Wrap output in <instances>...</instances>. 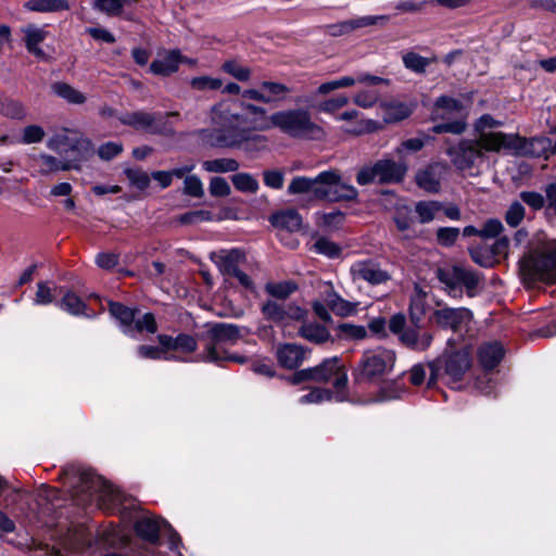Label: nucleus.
Returning a JSON list of instances; mask_svg holds the SVG:
<instances>
[{"mask_svg": "<svg viewBox=\"0 0 556 556\" xmlns=\"http://www.w3.org/2000/svg\"><path fill=\"white\" fill-rule=\"evenodd\" d=\"M263 106L250 102L226 99L210 110L211 129H202L201 140L220 149H239L244 152H258L266 148L268 139L258 132V122Z\"/></svg>", "mask_w": 556, "mask_h": 556, "instance_id": "1", "label": "nucleus"}, {"mask_svg": "<svg viewBox=\"0 0 556 556\" xmlns=\"http://www.w3.org/2000/svg\"><path fill=\"white\" fill-rule=\"evenodd\" d=\"M258 123V132L278 128L282 134L295 139H317L324 135L323 128L312 121L304 109L277 111L268 114L263 108Z\"/></svg>", "mask_w": 556, "mask_h": 556, "instance_id": "2", "label": "nucleus"}, {"mask_svg": "<svg viewBox=\"0 0 556 556\" xmlns=\"http://www.w3.org/2000/svg\"><path fill=\"white\" fill-rule=\"evenodd\" d=\"M241 338V330L238 326L226 323L214 324L203 334L205 344L199 358L203 362L212 363L223 361L244 363V357L230 354L226 350L227 345L236 344Z\"/></svg>", "mask_w": 556, "mask_h": 556, "instance_id": "3", "label": "nucleus"}, {"mask_svg": "<svg viewBox=\"0 0 556 556\" xmlns=\"http://www.w3.org/2000/svg\"><path fill=\"white\" fill-rule=\"evenodd\" d=\"M395 361L392 350L382 346L365 350L353 368V379L357 383H376L393 370Z\"/></svg>", "mask_w": 556, "mask_h": 556, "instance_id": "4", "label": "nucleus"}, {"mask_svg": "<svg viewBox=\"0 0 556 556\" xmlns=\"http://www.w3.org/2000/svg\"><path fill=\"white\" fill-rule=\"evenodd\" d=\"M521 271L530 281L556 282V239L545 241L541 248L525 256Z\"/></svg>", "mask_w": 556, "mask_h": 556, "instance_id": "5", "label": "nucleus"}, {"mask_svg": "<svg viewBox=\"0 0 556 556\" xmlns=\"http://www.w3.org/2000/svg\"><path fill=\"white\" fill-rule=\"evenodd\" d=\"M431 116L433 121H442L432 127L435 134L451 132L463 134L466 129V105L463 101L442 96L434 102Z\"/></svg>", "mask_w": 556, "mask_h": 556, "instance_id": "6", "label": "nucleus"}, {"mask_svg": "<svg viewBox=\"0 0 556 556\" xmlns=\"http://www.w3.org/2000/svg\"><path fill=\"white\" fill-rule=\"evenodd\" d=\"M304 381L331 383L337 391H342L348 386V372L341 359L334 356L326 358L315 367L299 370L291 377L293 384Z\"/></svg>", "mask_w": 556, "mask_h": 556, "instance_id": "7", "label": "nucleus"}, {"mask_svg": "<svg viewBox=\"0 0 556 556\" xmlns=\"http://www.w3.org/2000/svg\"><path fill=\"white\" fill-rule=\"evenodd\" d=\"M470 367L471 354L467 348L446 351L441 357L429 364L428 384H434L441 375H444L451 382L460 381Z\"/></svg>", "mask_w": 556, "mask_h": 556, "instance_id": "8", "label": "nucleus"}, {"mask_svg": "<svg viewBox=\"0 0 556 556\" xmlns=\"http://www.w3.org/2000/svg\"><path fill=\"white\" fill-rule=\"evenodd\" d=\"M407 172L406 163L391 157L378 160L372 165L363 166L356 175V182L366 186L372 182L394 184L400 182Z\"/></svg>", "mask_w": 556, "mask_h": 556, "instance_id": "9", "label": "nucleus"}, {"mask_svg": "<svg viewBox=\"0 0 556 556\" xmlns=\"http://www.w3.org/2000/svg\"><path fill=\"white\" fill-rule=\"evenodd\" d=\"M108 309L112 317L119 321L122 331L126 336L135 338L137 333L143 331L151 334L157 331V324L152 313H146L142 317L136 319L137 308L113 301H109Z\"/></svg>", "mask_w": 556, "mask_h": 556, "instance_id": "10", "label": "nucleus"}, {"mask_svg": "<svg viewBox=\"0 0 556 556\" xmlns=\"http://www.w3.org/2000/svg\"><path fill=\"white\" fill-rule=\"evenodd\" d=\"M357 195V189L353 185L343 181L339 170L330 169L318 174V188L315 190L316 200L329 202L353 201Z\"/></svg>", "mask_w": 556, "mask_h": 556, "instance_id": "11", "label": "nucleus"}, {"mask_svg": "<svg viewBox=\"0 0 556 556\" xmlns=\"http://www.w3.org/2000/svg\"><path fill=\"white\" fill-rule=\"evenodd\" d=\"M447 154L455 167L469 176L479 175L482 165L486 162L485 153L481 151L476 140H462L458 144L451 147Z\"/></svg>", "mask_w": 556, "mask_h": 556, "instance_id": "12", "label": "nucleus"}, {"mask_svg": "<svg viewBox=\"0 0 556 556\" xmlns=\"http://www.w3.org/2000/svg\"><path fill=\"white\" fill-rule=\"evenodd\" d=\"M210 258L223 275L236 278L245 289H253L252 279L241 269L247 261L245 254L241 250H219L212 252Z\"/></svg>", "mask_w": 556, "mask_h": 556, "instance_id": "13", "label": "nucleus"}, {"mask_svg": "<svg viewBox=\"0 0 556 556\" xmlns=\"http://www.w3.org/2000/svg\"><path fill=\"white\" fill-rule=\"evenodd\" d=\"M46 146L62 157L70 151H78L79 159L86 157L91 152V141L88 138L66 128L49 137Z\"/></svg>", "mask_w": 556, "mask_h": 556, "instance_id": "14", "label": "nucleus"}, {"mask_svg": "<svg viewBox=\"0 0 556 556\" xmlns=\"http://www.w3.org/2000/svg\"><path fill=\"white\" fill-rule=\"evenodd\" d=\"M261 312L267 320L280 326L304 320L307 316V311L294 303L285 304L274 300L265 301L261 306Z\"/></svg>", "mask_w": 556, "mask_h": 556, "instance_id": "15", "label": "nucleus"}, {"mask_svg": "<svg viewBox=\"0 0 556 556\" xmlns=\"http://www.w3.org/2000/svg\"><path fill=\"white\" fill-rule=\"evenodd\" d=\"M117 118L122 125L150 135L162 134L164 128L163 115L161 113L138 110L122 113Z\"/></svg>", "mask_w": 556, "mask_h": 556, "instance_id": "16", "label": "nucleus"}, {"mask_svg": "<svg viewBox=\"0 0 556 556\" xmlns=\"http://www.w3.org/2000/svg\"><path fill=\"white\" fill-rule=\"evenodd\" d=\"M350 275L353 281H364L370 286L386 285L392 278L391 274L372 258L354 262L350 267Z\"/></svg>", "mask_w": 556, "mask_h": 556, "instance_id": "17", "label": "nucleus"}, {"mask_svg": "<svg viewBox=\"0 0 556 556\" xmlns=\"http://www.w3.org/2000/svg\"><path fill=\"white\" fill-rule=\"evenodd\" d=\"M432 319L437 326L443 329H451L454 332L468 329L472 313L465 307H441L433 312Z\"/></svg>", "mask_w": 556, "mask_h": 556, "instance_id": "18", "label": "nucleus"}, {"mask_svg": "<svg viewBox=\"0 0 556 556\" xmlns=\"http://www.w3.org/2000/svg\"><path fill=\"white\" fill-rule=\"evenodd\" d=\"M28 160L29 166L40 176H50L59 172H67L76 166L73 160L58 159L48 153L31 154Z\"/></svg>", "mask_w": 556, "mask_h": 556, "instance_id": "19", "label": "nucleus"}, {"mask_svg": "<svg viewBox=\"0 0 556 556\" xmlns=\"http://www.w3.org/2000/svg\"><path fill=\"white\" fill-rule=\"evenodd\" d=\"M514 147L520 154L531 157H547L549 149H552V140L547 137H534L530 139L514 137Z\"/></svg>", "mask_w": 556, "mask_h": 556, "instance_id": "20", "label": "nucleus"}, {"mask_svg": "<svg viewBox=\"0 0 556 556\" xmlns=\"http://www.w3.org/2000/svg\"><path fill=\"white\" fill-rule=\"evenodd\" d=\"M184 61L185 56L179 50H170L152 61L150 72L159 76H169L178 71L179 64Z\"/></svg>", "mask_w": 556, "mask_h": 556, "instance_id": "21", "label": "nucleus"}, {"mask_svg": "<svg viewBox=\"0 0 556 556\" xmlns=\"http://www.w3.org/2000/svg\"><path fill=\"white\" fill-rule=\"evenodd\" d=\"M276 356L278 363L287 368L294 369L298 368L306 358V350L294 343H285L278 346Z\"/></svg>", "mask_w": 556, "mask_h": 556, "instance_id": "22", "label": "nucleus"}, {"mask_svg": "<svg viewBox=\"0 0 556 556\" xmlns=\"http://www.w3.org/2000/svg\"><path fill=\"white\" fill-rule=\"evenodd\" d=\"M157 341L160 345L165 349L166 354L169 351H177L180 353H192L198 348V342L194 337L187 333H179L177 337L168 334H159Z\"/></svg>", "mask_w": 556, "mask_h": 556, "instance_id": "23", "label": "nucleus"}, {"mask_svg": "<svg viewBox=\"0 0 556 556\" xmlns=\"http://www.w3.org/2000/svg\"><path fill=\"white\" fill-rule=\"evenodd\" d=\"M389 17L387 15H368V16H361L357 18H352L349 21L341 22L339 24L330 26L331 34L332 35H343L348 34L354 29L363 28L371 25H376L379 22L386 23L388 22Z\"/></svg>", "mask_w": 556, "mask_h": 556, "instance_id": "24", "label": "nucleus"}, {"mask_svg": "<svg viewBox=\"0 0 556 556\" xmlns=\"http://www.w3.org/2000/svg\"><path fill=\"white\" fill-rule=\"evenodd\" d=\"M515 136H508L503 132H482L476 139V142L479 144L481 151L486 152H497L502 148H507L514 146Z\"/></svg>", "mask_w": 556, "mask_h": 556, "instance_id": "25", "label": "nucleus"}, {"mask_svg": "<svg viewBox=\"0 0 556 556\" xmlns=\"http://www.w3.org/2000/svg\"><path fill=\"white\" fill-rule=\"evenodd\" d=\"M504 357V348L500 342H485L478 350V358L481 366L486 369L496 367Z\"/></svg>", "mask_w": 556, "mask_h": 556, "instance_id": "26", "label": "nucleus"}, {"mask_svg": "<svg viewBox=\"0 0 556 556\" xmlns=\"http://www.w3.org/2000/svg\"><path fill=\"white\" fill-rule=\"evenodd\" d=\"M22 31L25 35L24 41L27 51L39 59H45L46 53L39 45L47 38V31L36 25H27L22 28Z\"/></svg>", "mask_w": 556, "mask_h": 556, "instance_id": "27", "label": "nucleus"}, {"mask_svg": "<svg viewBox=\"0 0 556 556\" xmlns=\"http://www.w3.org/2000/svg\"><path fill=\"white\" fill-rule=\"evenodd\" d=\"M432 334L429 332H422L419 333L414 328L405 329L400 334L401 342L406 345L407 348L415 350V351H425L427 350L431 343H432Z\"/></svg>", "mask_w": 556, "mask_h": 556, "instance_id": "28", "label": "nucleus"}, {"mask_svg": "<svg viewBox=\"0 0 556 556\" xmlns=\"http://www.w3.org/2000/svg\"><path fill=\"white\" fill-rule=\"evenodd\" d=\"M442 166L430 165L416 175L417 185L428 192H438L440 189V176Z\"/></svg>", "mask_w": 556, "mask_h": 556, "instance_id": "29", "label": "nucleus"}, {"mask_svg": "<svg viewBox=\"0 0 556 556\" xmlns=\"http://www.w3.org/2000/svg\"><path fill=\"white\" fill-rule=\"evenodd\" d=\"M273 226L288 231H298L302 226V217L295 210H286L274 214L270 217Z\"/></svg>", "mask_w": 556, "mask_h": 556, "instance_id": "30", "label": "nucleus"}, {"mask_svg": "<svg viewBox=\"0 0 556 556\" xmlns=\"http://www.w3.org/2000/svg\"><path fill=\"white\" fill-rule=\"evenodd\" d=\"M161 521L151 517H144L136 521L135 531L143 540L156 543L160 538Z\"/></svg>", "mask_w": 556, "mask_h": 556, "instance_id": "31", "label": "nucleus"}, {"mask_svg": "<svg viewBox=\"0 0 556 556\" xmlns=\"http://www.w3.org/2000/svg\"><path fill=\"white\" fill-rule=\"evenodd\" d=\"M51 89L56 97L70 104L80 105L87 101V97L81 91L67 83L56 81L51 85Z\"/></svg>", "mask_w": 556, "mask_h": 556, "instance_id": "32", "label": "nucleus"}, {"mask_svg": "<svg viewBox=\"0 0 556 556\" xmlns=\"http://www.w3.org/2000/svg\"><path fill=\"white\" fill-rule=\"evenodd\" d=\"M299 334L316 344L325 343L331 337L329 330L317 323H304L299 329Z\"/></svg>", "mask_w": 556, "mask_h": 556, "instance_id": "33", "label": "nucleus"}, {"mask_svg": "<svg viewBox=\"0 0 556 556\" xmlns=\"http://www.w3.org/2000/svg\"><path fill=\"white\" fill-rule=\"evenodd\" d=\"M339 88H346L354 86L356 83L363 84L367 87H375L378 85H389V79L370 75L368 73H361L356 77L352 76H342L337 79Z\"/></svg>", "mask_w": 556, "mask_h": 556, "instance_id": "34", "label": "nucleus"}, {"mask_svg": "<svg viewBox=\"0 0 556 556\" xmlns=\"http://www.w3.org/2000/svg\"><path fill=\"white\" fill-rule=\"evenodd\" d=\"M261 88L266 101L265 104L280 102L286 99L287 94L291 91L289 87L276 81H262Z\"/></svg>", "mask_w": 556, "mask_h": 556, "instance_id": "35", "label": "nucleus"}, {"mask_svg": "<svg viewBox=\"0 0 556 556\" xmlns=\"http://www.w3.org/2000/svg\"><path fill=\"white\" fill-rule=\"evenodd\" d=\"M318 188V175L314 178L305 176L294 177L288 186L289 194L311 193L315 199V190Z\"/></svg>", "mask_w": 556, "mask_h": 556, "instance_id": "36", "label": "nucleus"}, {"mask_svg": "<svg viewBox=\"0 0 556 556\" xmlns=\"http://www.w3.org/2000/svg\"><path fill=\"white\" fill-rule=\"evenodd\" d=\"M58 306L75 316L85 315L87 304L73 291H65L62 300L58 302Z\"/></svg>", "mask_w": 556, "mask_h": 556, "instance_id": "37", "label": "nucleus"}, {"mask_svg": "<svg viewBox=\"0 0 556 556\" xmlns=\"http://www.w3.org/2000/svg\"><path fill=\"white\" fill-rule=\"evenodd\" d=\"M239 167V162L231 157L207 160L202 163V168L208 173H232L238 170Z\"/></svg>", "mask_w": 556, "mask_h": 556, "instance_id": "38", "label": "nucleus"}, {"mask_svg": "<svg viewBox=\"0 0 556 556\" xmlns=\"http://www.w3.org/2000/svg\"><path fill=\"white\" fill-rule=\"evenodd\" d=\"M442 208V203L438 201H419L415 205V212L417 213L421 224L432 222Z\"/></svg>", "mask_w": 556, "mask_h": 556, "instance_id": "39", "label": "nucleus"}, {"mask_svg": "<svg viewBox=\"0 0 556 556\" xmlns=\"http://www.w3.org/2000/svg\"><path fill=\"white\" fill-rule=\"evenodd\" d=\"M231 182L233 187L243 193L254 194L258 191V181L249 173H238L232 175Z\"/></svg>", "mask_w": 556, "mask_h": 556, "instance_id": "40", "label": "nucleus"}, {"mask_svg": "<svg viewBox=\"0 0 556 556\" xmlns=\"http://www.w3.org/2000/svg\"><path fill=\"white\" fill-rule=\"evenodd\" d=\"M27 8L37 12H56L68 10L70 5L65 0H30Z\"/></svg>", "mask_w": 556, "mask_h": 556, "instance_id": "41", "label": "nucleus"}, {"mask_svg": "<svg viewBox=\"0 0 556 556\" xmlns=\"http://www.w3.org/2000/svg\"><path fill=\"white\" fill-rule=\"evenodd\" d=\"M296 290V285L291 281L268 282L265 291L275 299L286 300Z\"/></svg>", "mask_w": 556, "mask_h": 556, "instance_id": "42", "label": "nucleus"}, {"mask_svg": "<svg viewBox=\"0 0 556 556\" xmlns=\"http://www.w3.org/2000/svg\"><path fill=\"white\" fill-rule=\"evenodd\" d=\"M380 93L375 88H365L353 96V103L363 109H370L378 103Z\"/></svg>", "mask_w": 556, "mask_h": 556, "instance_id": "43", "label": "nucleus"}, {"mask_svg": "<svg viewBox=\"0 0 556 556\" xmlns=\"http://www.w3.org/2000/svg\"><path fill=\"white\" fill-rule=\"evenodd\" d=\"M190 87L197 91L218 90L223 87V80L211 76H198L190 80Z\"/></svg>", "mask_w": 556, "mask_h": 556, "instance_id": "44", "label": "nucleus"}, {"mask_svg": "<svg viewBox=\"0 0 556 556\" xmlns=\"http://www.w3.org/2000/svg\"><path fill=\"white\" fill-rule=\"evenodd\" d=\"M313 250L318 253L323 254L327 257L334 258L338 257L341 254V248L334 243L333 241L327 239V238H318L314 245Z\"/></svg>", "mask_w": 556, "mask_h": 556, "instance_id": "45", "label": "nucleus"}, {"mask_svg": "<svg viewBox=\"0 0 556 556\" xmlns=\"http://www.w3.org/2000/svg\"><path fill=\"white\" fill-rule=\"evenodd\" d=\"M76 473L81 486L79 490L74 491V495H77L79 492H91L94 489L96 483L92 473L87 471L78 472L74 468H68L64 470V475L66 476V478H70L71 476L75 478Z\"/></svg>", "mask_w": 556, "mask_h": 556, "instance_id": "46", "label": "nucleus"}, {"mask_svg": "<svg viewBox=\"0 0 556 556\" xmlns=\"http://www.w3.org/2000/svg\"><path fill=\"white\" fill-rule=\"evenodd\" d=\"M460 266L451 268H440L438 270L439 280L451 290H455L459 286Z\"/></svg>", "mask_w": 556, "mask_h": 556, "instance_id": "47", "label": "nucleus"}, {"mask_svg": "<svg viewBox=\"0 0 556 556\" xmlns=\"http://www.w3.org/2000/svg\"><path fill=\"white\" fill-rule=\"evenodd\" d=\"M125 175L129 182L140 190H144L150 185L149 175L140 168H126Z\"/></svg>", "mask_w": 556, "mask_h": 556, "instance_id": "48", "label": "nucleus"}, {"mask_svg": "<svg viewBox=\"0 0 556 556\" xmlns=\"http://www.w3.org/2000/svg\"><path fill=\"white\" fill-rule=\"evenodd\" d=\"M525 215H526V210H525L523 205L520 202L516 201V202H513L509 205L508 210L506 211L505 222L510 227H517L523 220Z\"/></svg>", "mask_w": 556, "mask_h": 556, "instance_id": "49", "label": "nucleus"}, {"mask_svg": "<svg viewBox=\"0 0 556 556\" xmlns=\"http://www.w3.org/2000/svg\"><path fill=\"white\" fill-rule=\"evenodd\" d=\"M403 63L406 68L416 73H424L429 65V60L414 52L403 55Z\"/></svg>", "mask_w": 556, "mask_h": 556, "instance_id": "50", "label": "nucleus"}, {"mask_svg": "<svg viewBox=\"0 0 556 556\" xmlns=\"http://www.w3.org/2000/svg\"><path fill=\"white\" fill-rule=\"evenodd\" d=\"M223 70L240 81H247L251 77V70L238 64L236 61L225 62Z\"/></svg>", "mask_w": 556, "mask_h": 556, "instance_id": "51", "label": "nucleus"}, {"mask_svg": "<svg viewBox=\"0 0 556 556\" xmlns=\"http://www.w3.org/2000/svg\"><path fill=\"white\" fill-rule=\"evenodd\" d=\"M479 276L473 270L467 269L465 267L460 268L459 275V286L463 285L467 289V294L469 296H473L475 289L479 285Z\"/></svg>", "mask_w": 556, "mask_h": 556, "instance_id": "52", "label": "nucleus"}, {"mask_svg": "<svg viewBox=\"0 0 556 556\" xmlns=\"http://www.w3.org/2000/svg\"><path fill=\"white\" fill-rule=\"evenodd\" d=\"M520 200L533 211H540L544 207L546 195L544 197L536 191H521L519 193Z\"/></svg>", "mask_w": 556, "mask_h": 556, "instance_id": "53", "label": "nucleus"}, {"mask_svg": "<svg viewBox=\"0 0 556 556\" xmlns=\"http://www.w3.org/2000/svg\"><path fill=\"white\" fill-rule=\"evenodd\" d=\"M54 301L53 289L45 281L37 283V291L34 298L35 305H49Z\"/></svg>", "mask_w": 556, "mask_h": 556, "instance_id": "54", "label": "nucleus"}, {"mask_svg": "<svg viewBox=\"0 0 556 556\" xmlns=\"http://www.w3.org/2000/svg\"><path fill=\"white\" fill-rule=\"evenodd\" d=\"M387 116L384 117L386 122H397L406 118L410 111L403 103H390L386 105Z\"/></svg>", "mask_w": 556, "mask_h": 556, "instance_id": "55", "label": "nucleus"}, {"mask_svg": "<svg viewBox=\"0 0 556 556\" xmlns=\"http://www.w3.org/2000/svg\"><path fill=\"white\" fill-rule=\"evenodd\" d=\"M45 130L39 125H28L23 129L21 141L24 144L39 143L45 138Z\"/></svg>", "mask_w": 556, "mask_h": 556, "instance_id": "56", "label": "nucleus"}, {"mask_svg": "<svg viewBox=\"0 0 556 556\" xmlns=\"http://www.w3.org/2000/svg\"><path fill=\"white\" fill-rule=\"evenodd\" d=\"M137 354L141 358L172 359V357L166 355L165 349L162 345H160V346L140 345L137 349Z\"/></svg>", "mask_w": 556, "mask_h": 556, "instance_id": "57", "label": "nucleus"}, {"mask_svg": "<svg viewBox=\"0 0 556 556\" xmlns=\"http://www.w3.org/2000/svg\"><path fill=\"white\" fill-rule=\"evenodd\" d=\"M184 192L190 197L201 198L204 194L203 184L198 176H187L184 181Z\"/></svg>", "mask_w": 556, "mask_h": 556, "instance_id": "58", "label": "nucleus"}, {"mask_svg": "<svg viewBox=\"0 0 556 556\" xmlns=\"http://www.w3.org/2000/svg\"><path fill=\"white\" fill-rule=\"evenodd\" d=\"M125 3L126 0H94V7L110 15H118Z\"/></svg>", "mask_w": 556, "mask_h": 556, "instance_id": "59", "label": "nucleus"}, {"mask_svg": "<svg viewBox=\"0 0 556 556\" xmlns=\"http://www.w3.org/2000/svg\"><path fill=\"white\" fill-rule=\"evenodd\" d=\"M349 103V98L345 96H338L334 98H330L326 101H323L318 105V111L334 114L338 110L342 109Z\"/></svg>", "mask_w": 556, "mask_h": 556, "instance_id": "60", "label": "nucleus"}, {"mask_svg": "<svg viewBox=\"0 0 556 556\" xmlns=\"http://www.w3.org/2000/svg\"><path fill=\"white\" fill-rule=\"evenodd\" d=\"M210 193L213 197H228L231 192L230 186L223 177L215 176L210 180Z\"/></svg>", "mask_w": 556, "mask_h": 556, "instance_id": "61", "label": "nucleus"}, {"mask_svg": "<svg viewBox=\"0 0 556 556\" xmlns=\"http://www.w3.org/2000/svg\"><path fill=\"white\" fill-rule=\"evenodd\" d=\"M459 236V229L456 227H441L437 231V240L443 247H451Z\"/></svg>", "mask_w": 556, "mask_h": 556, "instance_id": "62", "label": "nucleus"}, {"mask_svg": "<svg viewBox=\"0 0 556 556\" xmlns=\"http://www.w3.org/2000/svg\"><path fill=\"white\" fill-rule=\"evenodd\" d=\"M263 180L268 188L279 190L283 187L285 175L280 169L264 170Z\"/></svg>", "mask_w": 556, "mask_h": 556, "instance_id": "63", "label": "nucleus"}, {"mask_svg": "<svg viewBox=\"0 0 556 556\" xmlns=\"http://www.w3.org/2000/svg\"><path fill=\"white\" fill-rule=\"evenodd\" d=\"M504 227L501 220L491 218L480 228V237L483 239H493L500 236Z\"/></svg>", "mask_w": 556, "mask_h": 556, "instance_id": "64", "label": "nucleus"}]
</instances>
